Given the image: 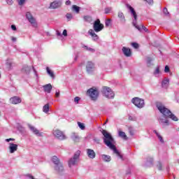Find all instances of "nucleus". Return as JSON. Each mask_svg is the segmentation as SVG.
Returning a JSON list of instances; mask_svg holds the SVG:
<instances>
[{
	"mask_svg": "<svg viewBox=\"0 0 179 179\" xmlns=\"http://www.w3.org/2000/svg\"><path fill=\"white\" fill-rule=\"evenodd\" d=\"M87 94H88L92 100L93 101H96L97 99H99V90H97V88L92 87L87 90Z\"/></svg>",
	"mask_w": 179,
	"mask_h": 179,
	"instance_id": "nucleus-5",
	"label": "nucleus"
},
{
	"mask_svg": "<svg viewBox=\"0 0 179 179\" xmlns=\"http://www.w3.org/2000/svg\"><path fill=\"white\" fill-rule=\"evenodd\" d=\"M87 155L90 159H94L96 157V152L92 149H87Z\"/></svg>",
	"mask_w": 179,
	"mask_h": 179,
	"instance_id": "nucleus-17",
	"label": "nucleus"
},
{
	"mask_svg": "<svg viewBox=\"0 0 179 179\" xmlns=\"http://www.w3.org/2000/svg\"><path fill=\"white\" fill-rule=\"evenodd\" d=\"M88 34H90V36H92V38L94 40H98L99 39V36H97V34H96V33H94V30L90 29L88 31Z\"/></svg>",
	"mask_w": 179,
	"mask_h": 179,
	"instance_id": "nucleus-20",
	"label": "nucleus"
},
{
	"mask_svg": "<svg viewBox=\"0 0 179 179\" xmlns=\"http://www.w3.org/2000/svg\"><path fill=\"white\" fill-rule=\"evenodd\" d=\"M29 129L33 134H34V135H36V136H43V132H40V131H38V129H37L36 127L29 126Z\"/></svg>",
	"mask_w": 179,
	"mask_h": 179,
	"instance_id": "nucleus-15",
	"label": "nucleus"
},
{
	"mask_svg": "<svg viewBox=\"0 0 179 179\" xmlns=\"http://www.w3.org/2000/svg\"><path fill=\"white\" fill-rule=\"evenodd\" d=\"M122 50L125 57H131L132 55V52L129 48L123 47Z\"/></svg>",
	"mask_w": 179,
	"mask_h": 179,
	"instance_id": "nucleus-13",
	"label": "nucleus"
},
{
	"mask_svg": "<svg viewBox=\"0 0 179 179\" xmlns=\"http://www.w3.org/2000/svg\"><path fill=\"white\" fill-rule=\"evenodd\" d=\"M61 6V2L59 1H53L50 3V9H57Z\"/></svg>",
	"mask_w": 179,
	"mask_h": 179,
	"instance_id": "nucleus-19",
	"label": "nucleus"
},
{
	"mask_svg": "<svg viewBox=\"0 0 179 179\" xmlns=\"http://www.w3.org/2000/svg\"><path fill=\"white\" fill-rule=\"evenodd\" d=\"M151 62H152V59L148 58V62H149V64H150Z\"/></svg>",
	"mask_w": 179,
	"mask_h": 179,
	"instance_id": "nucleus-58",
	"label": "nucleus"
},
{
	"mask_svg": "<svg viewBox=\"0 0 179 179\" xmlns=\"http://www.w3.org/2000/svg\"><path fill=\"white\" fill-rule=\"evenodd\" d=\"M63 36H64V37H66V36H68V31H66V29H64L63 31Z\"/></svg>",
	"mask_w": 179,
	"mask_h": 179,
	"instance_id": "nucleus-44",
	"label": "nucleus"
},
{
	"mask_svg": "<svg viewBox=\"0 0 179 179\" xmlns=\"http://www.w3.org/2000/svg\"><path fill=\"white\" fill-rule=\"evenodd\" d=\"M112 9L113 8L111 7L106 8H105V13L106 15H108V13H110V12H111Z\"/></svg>",
	"mask_w": 179,
	"mask_h": 179,
	"instance_id": "nucleus-32",
	"label": "nucleus"
},
{
	"mask_svg": "<svg viewBox=\"0 0 179 179\" xmlns=\"http://www.w3.org/2000/svg\"><path fill=\"white\" fill-rule=\"evenodd\" d=\"M157 138L159 139L161 143H164V140H163V137L160 134L157 136Z\"/></svg>",
	"mask_w": 179,
	"mask_h": 179,
	"instance_id": "nucleus-36",
	"label": "nucleus"
},
{
	"mask_svg": "<svg viewBox=\"0 0 179 179\" xmlns=\"http://www.w3.org/2000/svg\"><path fill=\"white\" fill-rule=\"evenodd\" d=\"M84 48H85V50H87V51H91L92 52H94V49L92 48H88L87 45L84 46Z\"/></svg>",
	"mask_w": 179,
	"mask_h": 179,
	"instance_id": "nucleus-34",
	"label": "nucleus"
},
{
	"mask_svg": "<svg viewBox=\"0 0 179 179\" xmlns=\"http://www.w3.org/2000/svg\"><path fill=\"white\" fill-rule=\"evenodd\" d=\"M83 20L87 23H92V22H93V17H92L90 15H85L83 17Z\"/></svg>",
	"mask_w": 179,
	"mask_h": 179,
	"instance_id": "nucleus-23",
	"label": "nucleus"
},
{
	"mask_svg": "<svg viewBox=\"0 0 179 179\" xmlns=\"http://www.w3.org/2000/svg\"><path fill=\"white\" fill-rule=\"evenodd\" d=\"M10 141H15V138H7V139H6V142H10Z\"/></svg>",
	"mask_w": 179,
	"mask_h": 179,
	"instance_id": "nucleus-49",
	"label": "nucleus"
},
{
	"mask_svg": "<svg viewBox=\"0 0 179 179\" xmlns=\"http://www.w3.org/2000/svg\"><path fill=\"white\" fill-rule=\"evenodd\" d=\"M177 131H179V129H178Z\"/></svg>",
	"mask_w": 179,
	"mask_h": 179,
	"instance_id": "nucleus-60",
	"label": "nucleus"
},
{
	"mask_svg": "<svg viewBox=\"0 0 179 179\" xmlns=\"http://www.w3.org/2000/svg\"><path fill=\"white\" fill-rule=\"evenodd\" d=\"M55 170L59 175L64 174V165L62 164V163H60L59 165H57L55 168Z\"/></svg>",
	"mask_w": 179,
	"mask_h": 179,
	"instance_id": "nucleus-12",
	"label": "nucleus"
},
{
	"mask_svg": "<svg viewBox=\"0 0 179 179\" xmlns=\"http://www.w3.org/2000/svg\"><path fill=\"white\" fill-rule=\"evenodd\" d=\"M57 36H62L61 35V32H59V31H57Z\"/></svg>",
	"mask_w": 179,
	"mask_h": 179,
	"instance_id": "nucleus-55",
	"label": "nucleus"
},
{
	"mask_svg": "<svg viewBox=\"0 0 179 179\" xmlns=\"http://www.w3.org/2000/svg\"><path fill=\"white\" fill-rule=\"evenodd\" d=\"M52 162L55 164L56 166H59V164L61 163L59 162V158L57 156H53L52 158Z\"/></svg>",
	"mask_w": 179,
	"mask_h": 179,
	"instance_id": "nucleus-22",
	"label": "nucleus"
},
{
	"mask_svg": "<svg viewBox=\"0 0 179 179\" xmlns=\"http://www.w3.org/2000/svg\"><path fill=\"white\" fill-rule=\"evenodd\" d=\"M119 136L124 139V141L128 140V137L127 136V134H125V132L122 131H119Z\"/></svg>",
	"mask_w": 179,
	"mask_h": 179,
	"instance_id": "nucleus-25",
	"label": "nucleus"
},
{
	"mask_svg": "<svg viewBox=\"0 0 179 179\" xmlns=\"http://www.w3.org/2000/svg\"><path fill=\"white\" fill-rule=\"evenodd\" d=\"M94 69V63L92 62H87L86 65V71L87 73H92Z\"/></svg>",
	"mask_w": 179,
	"mask_h": 179,
	"instance_id": "nucleus-9",
	"label": "nucleus"
},
{
	"mask_svg": "<svg viewBox=\"0 0 179 179\" xmlns=\"http://www.w3.org/2000/svg\"><path fill=\"white\" fill-rule=\"evenodd\" d=\"M66 5H71V1L68 0L65 3Z\"/></svg>",
	"mask_w": 179,
	"mask_h": 179,
	"instance_id": "nucleus-53",
	"label": "nucleus"
},
{
	"mask_svg": "<svg viewBox=\"0 0 179 179\" xmlns=\"http://www.w3.org/2000/svg\"><path fill=\"white\" fill-rule=\"evenodd\" d=\"M155 134H156L157 136H159V135H160L159 133H157V131H154Z\"/></svg>",
	"mask_w": 179,
	"mask_h": 179,
	"instance_id": "nucleus-56",
	"label": "nucleus"
},
{
	"mask_svg": "<svg viewBox=\"0 0 179 179\" xmlns=\"http://www.w3.org/2000/svg\"><path fill=\"white\" fill-rule=\"evenodd\" d=\"M6 2L8 5H12V3H13V0H6Z\"/></svg>",
	"mask_w": 179,
	"mask_h": 179,
	"instance_id": "nucleus-45",
	"label": "nucleus"
},
{
	"mask_svg": "<svg viewBox=\"0 0 179 179\" xmlns=\"http://www.w3.org/2000/svg\"><path fill=\"white\" fill-rule=\"evenodd\" d=\"M131 45L132 47H134V48H139V44H138L137 43H132Z\"/></svg>",
	"mask_w": 179,
	"mask_h": 179,
	"instance_id": "nucleus-37",
	"label": "nucleus"
},
{
	"mask_svg": "<svg viewBox=\"0 0 179 179\" xmlns=\"http://www.w3.org/2000/svg\"><path fill=\"white\" fill-rule=\"evenodd\" d=\"M11 40H12V41L15 42V41H16L17 38L15 37H12Z\"/></svg>",
	"mask_w": 179,
	"mask_h": 179,
	"instance_id": "nucleus-54",
	"label": "nucleus"
},
{
	"mask_svg": "<svg viewBox=\"0 0 179 179\" xmlns=\"http://www.w3.org/2000/svg\"><path fill=\"white\" fill-rule=\"evenodd\" d=\"M129 132L131 136H134V129H132V127L129 128Z\"/></svg>",
	"mask_w": 179,
	"mask_h": 179,
	"instance_id": "nucleus-35",
	"label": "nucleus"
},
{
	"mask_svg": "<svg viewBox=\"0 0 179 179\" xmlns=\"http://www.w3.org/2000/svg\"><path fill=\"white\" fill-rule=\"evenodd\" d=\"M145 2H147V3H148L149 5H153V0H143Z\"/></svg>",
	"mask_w": 179,
	"mask_h": 179,
	"instance_id": "nucleus-40",
	"label": "nucleus"
},
{
	"mask_svg": "<svg viewBox=\"0 0 179 179\" xmlns=\"http://www.w3.org/2000/svg\"><path fill=\"white\" fill-rule=\"evenodd\" d=\"M55 97H57V98L59 97V91L56 92V93H55Z\"/></svg>",
	"mask_w": 179,
	"mask_h": 179,
	"instance_id": "nucleus-50",
	"label": "nucleus"
},
{
	"mask_svg": "<svg viewBox=\"0 0 179 179\" xmlns=\"http://www.w3.org/2000/svg\"><path fill=\"white\" fill-rule=\"evenodd\" d=\"M46 71H47V73L50 76V78H52V79L55 78V75L54 74V72H52V71L50 69V67H47Z\"/></svg>",
	"mask_w": 179,
	"mask_h": 179,
	"instance_id": "nucleus-26",
	"label": "nucleus"
},
{
	"mask_svg": "<svg viewBox=\"0 0 179 179\" xmlns=\"http://www.w3.org/2000/svg\"><path fill=\"white\" fill-rule=\"evenodd\" d=\"M26 2V0H18V5H23Z\"/></svg>",
	"mask_w": 179,
	"mask_h": 179,
	"instance_id": "nucleus-41",
	"label": "nucleus"
},
{
	"mask_svg": "<svg viewBox=\"0 0 179 179\" xmlns=\"http://www.w3.org/2000/svg\"><path fill=\"white\" fill-rule=\"evenodd\" d=\"M117 16H118V17H120V19H122L123 20V22H126L125 17L124 16V13H118Z\"/></svg>",
	"mask_w": 179,
	"mask_h": 179,
	"instance_id": "nucleus-29",
	"label": "nucleus"
},
{
	"mask_svg": "<svg viewBox=\"0 0 179 179\" xmlns=\"http://www.w3.org/2000/svg\"><path fill=\"white\" fill-rule=\"evenodd\" d=\"M107 122H108V120H107L104 122L103 125H106V124H107Z\"/></svg>",
	"mask_w": 179,
	"mask_h": 179,
	"instance_id": "nucleus-59",
	"label": "nucleus"
},
{
	"mask_svg": "<svg viewBox=\"0 0 179 179\" xmlns=\"http://www.w3.org/2000/svg\"><path fill=\"white\" fill-rule=\"evenodd\" d=\"M66 17L67 19L71 20V19H72V14H71V13H67L66 15Z\"/></svg>",
	"mask_w": 179,
	"mask_h": 179,
	"instance_id": "nucleus-43",
	"label": "nucleus"
},
{
	"mask_svg": "<svg viewBox=\"0 0 179 179\" xmlns=\"http://www.w3.org/2000/svg\"><path fill=\"white\" fill-rule=\"evenodd\" d=\"M79 157H80V150H78L77 152H76L73 157L69 159V167H72V166H76V164H78V162H79Z\"/></svg>",
	"mask_w": 179,
	"mask_h": 179,
	"instance_id": "nucleus-3",
	"label": "nucleus"
},
{
	"mask_svg": "<svg viewBox=\"0 0 179 179\" xmlns=\"http://www.w3.org/2000/svg\"><path fill=\"white\" fill-rule=\"evenodd\" d=\"M101 92L104 97H106V99H114V92H113V90L108 87H103Z\"/></svg>",
	"mask_w": 179,
	"mask_h": 179,
	"instance_id": "nucleus-4",
	"label": "nucleus"
},
{
	"mask_svg": "<svg viewBox=\"0 0 179 179\" xmlns=\"http://www.w3.org/2000/svg\"><path fill=\"white\" fill-rule=\"evenodd\" d=\"M102 160L106 162H111V157L107 155H101Z\"/></svg>",
	"mask_w": 179,
	"mask_h": 179,
	"instance_id": "nucleus-21",
	"label": "nucleus"
},
{
	"mask_svg": "<svg viewBox=\"0 0 179 179\" xmlns=\"http://www.w3.org/2000/svg\"><path fill=\"white\" fill-rule=\"evenodd\" d=\"M43 113H48L50 111V103L45 104L43 108Z\"/></svg>",
	"mask_w": 179,
	"mask_h": 179,
	"instance_id": "nucleus-28",
	"label": "nucleus"
},
{
	"mask_svg": "<svg viewBox=\"0 0 179 179\" xmlns=\"http://www.w3.org/2000/svg\"><path fill=\"white\" fill-rule=\"evenodd\" d=\"M101 134L103 135V143L109 148V149H111V150H113L114 153L117 155L120 159H122V156L120 153L119 151L117 150V148L115 147V145H114V138H113V136H111V134L108 133L106 130H102Z\"/></svg>",
	"mask_w": 179,
	"mask_h": 179,
	"instance_id": "nucleus-2",
	"label": "nucleus"
},
{
	"mask_svg": "<svg viewBox=\"0 0 179 179\" xmlns=\"http://www.w3.org/2000/svg\"><path fill=\"white\" fill-rule=\"evenodd\" d=\"M12 30H14L15 31L16 30V26L15 24L11 25Z\"/></svg>",
	"mask_w": 179,
	"mask_h": 179,
	"instance_id": "nucleus-47",
	"label": "nucleus"
},
{
	"mask_svg": "<svg viewBox=\"0 0 179 179\" xmlns=\"http://www.w3.org/2000/svg\"><path fill=\"white\" fill-rule=\"evenodd\" d=\"M160 73V69H159V67H157L155 71V73Z\"/></svg>",
	"mask_w": 179,
	"mask_h": 179,
	"instance_id": "nucleus-46",
	"label": "nucleus"
},
{
	"mask_svg": "<svg viewBox=\"0 0 179 179\" xmlns=\"http://www.w3.org/2000/svg\"><path fill=\"white\" fill-rule=\"evenodd\" d=\"M78 125L79 128H80V129H82V130H84L86 128L85 127V124H83V123H82L80 122H78Z\"/></svg>",
	"mask_w": 179,
	"mask_h": 179,
	"instance_id": "nucleus-30",
	"label": "nucleus"
},
{
	"mask_svg": "<svg viewBox=\"0 0 179 179\" xmlns=\"http://www.w3.org/2000/svg\"><path fill=\"white\" fill-rule=\"evenodd\" d=\"M10 153H15L17 150V144L10 143L9 144Z\"/></svg>",
	"mask_w": 179,
	"mask_h": 179,
	"instance_id": "nucleus-16",
	"label": "nucleus"
},
{
	"mask_svg": "<svg viewBox=\"0 0 179 179\" xmlns=\"http://www.w3.org/2000/svg\"><path fill=\"white\" fill-rule=\"evenodd\" d=\"M169 83H170V80L164 79L162 83V87L167 89V87H169Z\"/></svg>",
	"mask_w": 179,
	"mask_h": 179,
	"instance_id": "nucleus-24",
	"label": "nucleus"
},
{
	"mask_svg": "<svg viewBox=\"0 0 179 179\" xmlns=\"http://www.w3.org/2000/svg\"><path fill=\"white\" fill-rule=\"evenodd\" d=\"M155 134H156L157 136H159V135H160L159 133H157V131H154Z\"/></svg>",
	"mask_w": 179,
	"mask_h": 179,
	"instance_id": "nucleus-57",
	"label": "nucleus"
},
{
	"mask_svg": "<svg viewBox=\"0 0 179 179\" xmlns=\"http://www.w3.org/2000/svg\"><path fill=\"white\" fill-rule=\"evenodd\" d=\"M164 72H166V73L170 72V67H169V66H165Z\"/></svg>",
	"mask_w": 179,
	"mask_h": 179,
	"instance_id": "nucleus-42",
	"label": "nucleus"
},
{
	"mask_svg": "<svg viewBox=\"0 0 179 179\" xmlns=\"http://www.w3.org/2000/svg\"><path fill=\"white\" fill-rule=\"evenodd\" d=\"M157 108L159 111L163 114V117L159 118V124H164V125H169V120L164 118H171L173 121H178V118L176 115L171 113V111L167 108L164 107L161 103H157Z\"/></svg>",
	"mask_w": 179,
	"mask_h": 179,
	"instance_id": "nucleus-1",
	"label": "nucleus"
},
{
	"mask_svg": "<svg viewBox=\"0 0 179 179\" xmlns=\"http://www.w3.org/2000/svg\"><path fill=\"white\" fill-rule=\"evenodd\" d=\"M111 24V20L108 19L106 20V22H105V25L106 27H108V26H110Z\"/></svg>",
	"mask_w": 179,
	"mask_h": 179,
	"instance_id": "nucleus-33",
	"label": "nucleus"
},
{
	"mask_svg": "<svg viewBox=\"0 0 179 179\" xmlns=\"http://www.w3.org/2000/svg\"><path fill=\"white\" fill-rule=\"evenodd\" d=\"M164 13L166 15V16L169 15V10H167V8H164Z\"/></svg>",
	"mask_w": 179,
	"mask_h": 179,
	"instance_id": "nucleus-38",
	"label": "nucleus"
},
{
	"mask_svg": "<svg viewBox=\"0 0 179 179\" xmlns=\"http://www.w3.org/2000/svg\"><path fill=\"white\" fill-rule=\"evenodd\" d=\"M131 103H133L136 107H138V108H143L145 106V101L138 97L133 98Z\"/></svg>",
	"mask_w": 179,
	"mask_h": 179,
	"instance_id": "nucleus-6",
	"label": "nucleus"
},
{
	"mask_svg": "<svg viewBox=\"0 0 179 179\" xmlns=\"http://www.w3.org/2000/svg\"><path fill=\"white\" fill-rule=\"evenodd\" d=\"M80 138H79V136H73V142H79V141H80Z\"/></svg>",
	"mask_w": 179,
	"mask_h": 179,
	"instance_id": "nucleus-31",
	"label": "nucleus"
},
{
	"mask_svg": "<svg viewBox=\"0 0 179 179\" xmlns=\"http://www.w3.org/2000/svg\"><path fill=\"white\" fill-rule=\"evenodd\" d=\"M43 87L45 93H51V90H52V85L50 83L43 85Z\"/></svg>",
	"mask_w": 179,
	"mask_h": 179,
	"instance_id": "nucleus-18",
	"label": "nucleus"
},
{
	"mask_svg": "<svg viewBox=\"0 0 179 179\" xmlns=\"http://www.w3.org/2000/svg\"><path fill=\"white\" fill-rule=\"evenodd\" d=\"M93 29L96 33H99V31H101L104 29V24H101L100 19H97L94 22Z\"/></svg>",
	"mask_w": 179,
	"mask_h": 179,
	"instance_id": "nucleus-7",
	"label": "nucleus"
},
{
	"mask_svg": "<svg viewBox=\"0 0 179 179\" xmlns=\"http://www.w3.org/2000/svg\"><path fill=\"white\" fill-rule=\"evenodd\" d=\"M79 100H80V98L79 96H76L74 98V101L78 104L79 103Z\"/></svg>",
	"mask_w": 179,
	"mask_h": 179,
	"instance_id": "nucleus-39",
	"label": "nucleus"
},
{
	"mask_svg": "<svg viewBox=\"0 0 179 179\" xmlns=\"http://www.w3.org/2000/svg\"><path fill=\"white\" fill-rule=\"evenodd\" d=\"M157 167H158V169H159V170H162V164L159 163V164H157Z\"/></svg>",
	"mask_w": 179,
	"mask_h": 179,
	"instance_id": "nucleus-51",
	"label": "nucleus"
},
{
	"mask_svg": "<svg viewBox=\"0 0 179 179\" xmlns=\"http://www.w3.org/2000/svg\"><path fill=\"white\" fill-rule=\"evenodd\" d=\"M142 29L144 30V31H148V28H146V27L142 26Z\"/></svg>",
	"mask_w": 179,
	"mask_h": 179,
	"instance_id": "nucleus-52",
	"label": "nucleus"
},
{
	"mask_svg": "<svg viewBox=\"0 0 179 179\" xmlns=\"http://www.w3.org/2000/svg\"><path fill=\"white\" fill-rule=\"evenodd\" d=\"M133 24H134V26L135 27L136 29H138V30H141V27H139L138 26H137L136 24L134 23Z\"/></svg>",
	"mask_w": 179,
	"mask_h": 179,
	"instance_id": "nucleus-48",
	"label": "nucleus"
},
{
	"mask_svg": "<svg viewBox=\"0 0 179 179\" xmlns=\"http://www.w3.org/2000/svg\"><path fill=\"white\" fill-rule=\"evenodd\" d=\"M0 78H1V74H0Z\"/></svg>",
	"mask_w": 179,
	"mask_h": 179,
	"instance_id": "nucleus-61",
	"label": "nucleus"
},
{
	"mask_svg": "<svg viewBox=\"0 0 179 179\" xmlns=\"http://www.w3.org/2000/svg\"><path fill=\"white\" fill-rule=\"evenodd\" d=\"M126 6H127V9H129V10H130L131 15H133V17H134V20H137V19H138V15H136V12L135 11V9H134V8H132V6H131V5H129V4H127Z\"/></svg>",
	"mask_w": 179,
	"mask_h": 179,
	"instance_id": "nucleus-14",
	"label": "nucleus"
},
{
	"mask_svg": "<svg viewBox=\"0 0 179 179\" xmlns=\"http://www.w3.org/2000/svg\"><path fill=\"white\" fill-rule=\"evenodd\" d=\"M26 17L29 23H31V24H34L36 23V19L34 18V17H33L30 12H27L26 13Z\"/></svg>",
	"mask_w": 179,
	"mask_h": 179,
	"instance_id": "nucleus-11",
	"label": "nucleus"
},
{
	"mask_svg": "<svg viewBox=\"0 0 179 179\" xmlns=\"http://www.w3.org/2000/svg\"><path fill=\"white\" fill-rule=\"evenodd\" d=\"M72 10H73V12H76V13H79V12H80V7H79L76 5H73Z\"/></svg>",
	"mask_w": 179,
	"mask_h": 179,
	"instance_id": "nucleus-27",
	"label": "nucleus"
},
{
	"mask_svg": "<svg viewBox=\"0 0 179 179\" xmlns=\"http://www.w3.org/2000/svg\"><path fill=\"white\" fill-rule=\"evenodd\" d=\"M53 135L55 136V138H57V139H59V141H64L66 139V136L64 132L59 129L53 131Z\"/></svg>",
	"mask_w": 179,
	"mask_h": 179,
	"instance_id": "nucleus-8",
	"label": "nucleus"
},
{
	"mask_svg": "<svg viewBox=\"0 0 179 179\" xmlns=\"http://www.w3.org/2000/svg\"><path fill=\"white\" fill-rule=\"evenodd\" d=\"M11 104H20L22 103V99L17 96H13L10 99Z\"/></svg>",
	"mask_w": 179,
	"mask_h": 179,
	"instance_id": "nucleus-10",
	"label": "nucleus"
}]
</instances>
